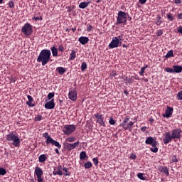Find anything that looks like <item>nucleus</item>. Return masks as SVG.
<instances>
[{"instance_id":"nucleus-30","label":"nucleus","mask_w":182,"mask_h":182,"mask_svg":"<svg viewBox=\"0 0 182 182\" xmlns=\"http://www.w3.org/2000/svg\"><path fill=\"white\" fill-rule=\"evenodd\" d=\"M92 167V163L91 161H87L85 164H84V168L85 169H90Z\"/></svg>"},{"instance_id":"nucleus-44","label":"nucleus","mask_w":182,"mask_h":182,"mask_svg":"<svg viewBox=\"0 0 182 182\" xmlns=\"http://www.w3.org/2000/svg\"><path fill=\"white\" fill-rule=\"evenodd\" d=\"M42 120V115H37L36 118L34 119V121L36 122H41Z\"/></svg>"},{"instance_id":"nucleus-24","label":"nucleus","mask_w":182,"mask_h":182,"mask_svg":"<svg viewBox=\"0 0 182 182\" xmlns=\"http://www.w3.org/2000/svg\"><path fill=\"white\" fill-rule=\"evenodd\" d=\"M150 151L152 153L156 154L159 151V149L157 147V143H155L154 146L151 145V147L150 148Z\"/></svg>"},{"instance_id":"nucleus-7","label":"nucleus","mask_w":182,"mask_h":182,"mask_svg":"<svg viewBox=\"0 0 182 182\" xmlns=\"http://www.w3.org/2000/svg\"><path fill=\"white\" fill-rule=\"evenodd\" d=\"M80 145V141H77L74 143H65L64 144V149L68 151H71L73 149H75Z\"/></svg>"},{"instance_id":"nucleus-58","label":"nucleus","mask_w":182,"mask_h":182,"mask_svg":"<svg viewBox=\"0 0 182 182\" xmlns=\"http://www.w3.org/2000/svg\"><path fill=\"white\" fill-rule=\"evenodd\" d=\"M140 129L142 132H145L147 129V127H141Z\"/></svg>"},{"instance_id":"nucleus-17","label":"nucleus","mask_w":182,"mask_h":182,"mask_svg":"<svg viewBox=\"0 0 182 182\" xmlns=\"http://www.w3.org/2000/svg\"><path fill=\"white\" fill-rule=\"evenodd\" d=\"M173 112V108L168 106L165 111V114H164V117L166 118H169L172 115Z\"/></svg>"},{"instance_id":"nucleus-8","label":"nucleus","mask_w":182,"mask_h":182,"mask_svg":"<svg viewBox=\"0 0 182 182\" xmlns=\"http://www.w3.org/2000/svg\"><path fill=\"white\" fill-rule=\"evenodd\" d=\"M21 32H23L26 36H31L33 33L32 26L28 23L24 24L23 28H21Z\"/></svg>"},{"instance_id":"nucleus-42","label":"nucleus","mask_w":182,"mask_h":182,"mask_svg":"<svg viewBox=\"0 0 182 182\" xmlns=\"http://www.w3.org/2000/svg\"><path fill=\"white\" fill-rule=\"evenodd\" d=\"M33 101H27L26 102V105H27V106H28L29 107H35V104L32 103Z\"/></svg>"},{"instance_id":"nucleus-43","label":"nucleus","mask_w":182,"mask_h":182,"mask_svg":"<svg viewBox=\"0 0 182 182\" xmlns=\"http://www.w3.org/2000/svg\"><path fill=\"white\" fill-rule=\"evenodd\" d=\"M109 124L112 126H114L116 124V122L112 117H111L109 120Z\"/></svg>"},{"instance_id":"nucleus-14","label":"nucleus","mask_w":182,"mask_h":182,"mask_svg":"<svg viewBox=\"0 0 182 182\" xmlns=\"http://www.w3.org/2000/svg\"><path fill=\"white\" fill-rule=\"evenodd\" d=\"M119 39L117 37H114L112 39V41L110 42V43L109 44L108 47L109 48H117L119 46Z\"/></svg>"},{"instance_id":"nucleus-28","label":"nucleus","mask_w":182,"mask_h":182,"mask_svg":"<svg viewBox=\"0 0 182 182\" xmlns=\"http://www.w3.org/2000/svg\"><path fill=\"white\" fill-rule=\"evenodd\" d=\"M76 58V52L75 50L71 51L69 57V60H75Z\"/></svg>"},{"instance_id":"nucleus-34","label":"nucleus","mask_w":182,"mask_h":182,"mask_svg":"<svg viewBox=\"0 0 182 182\" xmlns=\"http://www.w3.org/2000/svg\"><path fill=\"white\" fill-rule=\"evenodd\" d=\"M166 18L169 21H174V16L173 15V14H171V13H168L167 15H166Z\"/></svg>"},{"instance_id":"nucleus-12","label":"nucleus","mask_w":182,"mask_h":182,"mask_svg":"<svg viewBox=\"0 0 182 182\" xmlns=\"http://www.w3.org/2000/svg\"><path fill=\"white\" fill-rule=\"evenodd\" d=\"M53 176H62L63 175V166L61 165H58L53 168Z\"/></svg>"},{"instance_id":"nucleus-21","label":"nucleus","mask_w":182,"mask_h":182,"mask_svg":"<svg viewBox=\"0 0 182 182\" xmlns=\"http://www.w3.org/2000/svg\"><path fill=\"white\" fill-rule=\"evenodd\" d=\"M79 157L80 161H85L86 159H88V156H87V153L85 151H82L80 153Z\"/></svg>"},{"instance_id":"nucleus-19","label":"nucleus","mask_w":182,"mask_h":182,"mask_svg":"<svg viewBox=\"0 0 182 182\" xmlns=\"http://www.w3.org/2000/svg\"><path fill=\"white\" fill-rule=\"evenodd\" d=\"M79 43H80L82 45H85L89 42V38L81 36L78 38Z\"/></svg>"},{"instance_id":"nucleus-20","label":"nucleus","mask_w":182,"mask_h":182,"mask_svg":"<svg viewBox=\"0 0 182 182\" xmlns=\"http://www.w3.org/2000/svg\"><path fill=\"white\" fill-rule=\"evenodd\" d=\"M173 69L174 73H181L182 65H173Z\"/></svg>"},{"instance_id":"nucleus-57","label":"nucleus","mask_w":182,"mask_h":182,"mask_svg":"<svg viewBox=\"0 0 182 182\" xmlns=\"http://www.w3.org/2000/svg\"><path fill=\"white\" fill-rule=\"evenodd\" d=\"M130 159H132V160H134L136 159V156L134 154H132L131 156H130Z\"/></svg>"},{"instance_id":"nucleus-39","label":"nucleus","mask_w":182,"mask_h":182,"mask_svg":"<svg viewBox=\"0 0 182 182\" xmlns=\"http://www.w3.org/2000/svg\"><path fill=\"white\" fill-rule=\"evenodd\" d=\"M164 70L165 72H167V73H174V70L171 68H166Z\"/></svg>"},{"instance_id":"nucleus-29","label":"nucleus","mask_w":182,"mask_h":182,"mask_svg":"<svg viewBox=\"0 0 182 182\" xmlns=\"http://www.w3.org/2000/svg\"><path fill=\"white\" fill-rule=\"evenodd\" d=\"M162 23H163V19H162V18H161L159 15H158V16H156V24L157 26H161Z\"/></svg>"},{"instance_id":"nucleus-37","label":"nucleus","mask_w":182,"mask_h":182,"mask_svg":"<svg viewBox=\"0 0 182 182\" xmlns=\"http://www.w3.org/2000/svg\"><path fill=\"white\" fill-rule=\"evenodd\" d=\"M87 68V63L85 62H82L81 63V67H80V70H82V72H84V70H85Z\"/></svg>"},{"instance_id":"nucleus-36","label":"nucleus","mask_w":182,"mask_h":182,"mask_svg":"<svg viewBox=\"0 0 182 182\" xmlns=\"http://www.w3.org/2000/svg\"><path fill=\"white\" fill-rule=\"evenodd\" d=\"M7 171L4 168L0 167V176H4L6 174Z\"/></svg>"},{"instance_id":"nucleus-31","label":"nucleus","mask_w":182,"mask_h":182,"mask_svg":"<svg viewBox=\"0 0 182 182\" xmlns=\"http://www.w3.org/2000/svg\"><path fill=\"white\" fill-rule=\"evenodd\" d=\"M147 68H148V65H145V66L141 68L140 71L139 72V76L144 75V73L146 69H147Z\"/></svg>"},{"instance_id":"nucleus-10","label":"nucleus","mask_w":182,"mask_h":182,"mask_svg":"<svg viewBox=\"0 0 182 182\" xmlns=\"http://www.w3.org/2000/svg\"><path fill=\"white\" fill-rule=\"evenodd\" d=\"M95 118L96 119V122L97 123L102 127H106V124L105 122L104 121V117H103V114H94Z\"/></svg>"},{"instance_id":"nucleus-16","label":"nucleus","mask_w":182,"mask_h":182,"mask_svg":"<svg viewBox=\"0 0 182 182\" xmlns=\"http://www.w3.org/2000/svg\"><path fill=\"white\" fill-rule=\"evenodd\" d=\"M145 144L146 145L155 146V144H157V141L152 136H148L145 140Z\"/></svg>"},{"instance_id":"nucleus-38","label":"nucleus","mask_w":182,"mask_h":182,"mask_svg":"<svg viewBox=\"0 0 182 182\" xmlns=\"http://www.w3.org/2000/svg\"><path fill=\"white\" fill-rule=\"evenodd\" d=\"M54 96H55V92H49L47 95V99L48 100H51Z\"/></svg>"},{"instance_id":"nucleus-46","label":"nucleus","mask_w":182,"mask_h":182,"mask_svg":"<svg viewBox=\"0 0 182 182\" xmlns=\"http://www.w3.org/2000/svg\"><path fill=\"white\" fill-rule=\"evenodd\" d=\"M117 39H118V42L119 43H122V39H123V38H124V34H120L118 37H117Z\"/></svg>"},{"instance_id":"nucleus-50","label":"nucleus","mask_w":182,"mask_h":182,"mask_svg":"<svg viewBox=\"0 0 182 182\" xmlns=\"http://www.w3.org/2000/svg\"><path fill=\"white\" fill-rule=\"evenodd\" d=\"M125 81H126V83H133V80H132V78H127V77H126V79H125Z\"/></svg>"},{"instance_id":"nucleus-54","label":"nucleus","mask_w":182,"mask_h":182,"mask_svg":"<svg viewBox=\"0 0 182 182\" xmlns=\"http://www.w3.org/2000/svg\"><path fill=\"white\" fill-rule=\"evenodd\" d=\"M27 99H28V102H33V98L31 95H27Z\"/></svg>"},{"instance_id":"nucleus-53","label":"nucleus","mask_w":182,"mask_h":182,"mask_svg":"<svg viewBox=\"0 0 182 182\" xmlns=\"http://www.w3.org/2000/svg\"><path fill=\"white\" fill-rule=\"evenodd\" d=\"M58 50H59V51H61V52H63V51H64V47H63V46L60 45V46H58Z\"/></svg>"},{"instance_id":"nucleus-45","label":"nucleus","mask_w":182,"mask_h":182,"mask_svg":"<svg viewBox=\"0 0 182 182\" xmlns=\"http://www.w3.org/2000/svg\"><path fill=\"white\" fill-rule=\"evenodd\" d=\"M177 98L178 99V100H182V90L178 92Z\"/></svg>"},{"instance_id":"nucleus-51","label":"nucleus","mask_w":182,"mask_h":182,"mask_svg":"<svg viewBox=\"0 0 182 182\" xmlns=\"http://www.w3.org/2000/svg\"><path fill=\"white\" fill-rule=\"evenodd\" d=\"M43 137L48 139V138L50 137V136L48 134V132H46V133L43 134Z\"/></svg>"},{"instance_id":"nucleus-4","label":"nucleus","mask_w":182,"mask_h":182,"mask_svg":"<svg viewBox=\"0 0 182 182\" xmlns=\"http://www.w3.org/2000/svg\"><path fill=\"white\" fill-rule=\"evenodd\" d=\"M129 121H130V117L128 115L125 116L124 117V120L122 123L119 124V127H122V129L124 130H129V132H132V127L134 125V122H129Z\"/></svg>"},{"instance_id":"nucleus-27","label":"nucleus","mask_w":182,"mask_h":182,"mask_svg":"<svg viewBox=\"0 0 182 182\" xmlns=\"http://www.w3.org/2000/svg\"><path fill=\"white\" fill-rule=\"evenodd\" d=\"M90 4V2H81L80 4H79V8L80 9H85L86 7L88 6V5Z\"/></svg>"},{"instance_id":"nucleus-26","label":"nucleus","mask_w":182,"mask_h":182,"mask_svg":"<svg viewBox=\"0 0 182 182\" xmlns=\"http://www.w3.org/2000/svg\"><path fill=\"white\" fill-rule=\"evenodd\" d=\"M62 170L65 172L63 173L65 176H70V172L68 171V168L67 167L63 166Z\"/></svg>"},{"instance_id":"nucleus-55","label":"nucleus","mask_w":182,"mask_h":182,"mask_svg":"<svg viewBox=\"0 0 182 182\" xmlns=\"http://www.w3.org/2000/svg\"><path fill=\"white\" fill-rule=\"evenodd\" d=\"M93 27L91 26V25H89L87 27V31L88 32L91 31L92 30Z\"/></svg>"},{"instance_id":"nucleus-6","label":"nucleus","mask_w":182,"mask_h":182,"mask_svg":"<svg viewBox=\"0 0 182 182\" xmlns=\"http://www.w3.org/2000/svg\"><path fill=\"white\" fill-rule=\"evenodd\" d=\"M76 130V127L75 125H65L63 127V132L65 135L69 136Z\"/></svg>"},{"instance_id":"nucleus-1","label":"nucleus","mask_w":182,"mask_h":182,"mask_svg":"<svg viewBox=\"0 0 182 182\" xmlns=\"http://www.w3.org/2000/svg\"><path fill=\"white\" fill-rule=\"evenodd\" d=\"M182 130L181 129H175L171 130V133L166 132L164 134V138L163 139L165 145L171 143L173 139H180L181 138Z\"/></svg>"},{"instance_id":"nucleus-64","label":"nucleus","mask_w":182,"mask_h":182,"mask_svg":"<svg viewBox=\"0 0 182 182\" xmlns=\"http://www.w3.org/2000/svg\"><path fill=\"white\" fill-rule=\"evenodd\" d=\"M33 19H34L36 21H38V20H40V18L39 17H34V18H33Z\"/></svg>"},{"instance_id":"nucleus-9","label":"nucleus","mask_w":182,"mask_h":182,"mask_svg":"<svg viewBox=\"0 0 182 182\" xmlns=\"http://www.w3.org/2000/svg\"><path fill=\"white\" fill-rule=\"evenodd\" d=\"M34 174L37 176V182H43V178L42 177L43 175V171L39 166H36L34 170Z\"/></svg>"},{"instance_id":"nucleus-59","label":"nucleus","mask_w":182,"mask_h":182,"mask_svg":"<svg viewBox=\"0 0 182 182\" xmlns=\"http://www.w3.org/2000/svg\"><path fill=\"white\" fill-rule=\"evenodd\" d=\"M147 1V0H139V2L141 4H146Z\"/></svg>"},{"instance_id":"nucleus-3","label":"nucleus","mask_w":182,"mask_h":182,"mask_svg":"<svg viewBox=\"0 0 182 182\" xmlns=\"http://www.w3.org/2000/svg\"><path fill=\"white\" fill-rule=\"evenodd\" d=\"M6 141H13L11 144L14 146V147H18L21 144V140L18 135L15 134L13 131L10 132V134H7L6 136Z\"/></svg>"},{"instance_id":"nucleus-49","label":"nucleus","mask_w":182,"mask_h":182,"mask_svg":"<svg viewBox=\"0 0 182 182\" xmlns=\"http://www.w3.org/2000/svg\"><path fill=\"white\" fill-rule=\"evenodd\" d=\"M164 32H163V30L161 29H159V31H157L156 32V35L157 36H161V35H163Z\"/></svg>"},{"instance_id":"nucleus-18","label":"nucleus","mask_w":182,"mask_h":182,"mask_svg":"<svg viewBox=\"0 0 182 182\" xmlns=\"http://www.w3.org/2000/svg\"><path fill=\"white\" fill-rule=\"evenodd\" d=\"M159 171L160 173H164L166 176H169V170L167 166H160Z\"/></svg>"},{"instance_id":"nucleus-40","label":"nucleus","mask_w":182,"mask_h":182,"mask_svg":"<svg viewBox=\"0 0 182 182\" xmlns=\"http://www.w3.org/2000/svg\"><path fill=\"white\" fill-rule=\"evenodd\" d=\"M92 161H93V164L95 166H97L98 164H99V159L97 157H95V158H93L92 159Z\"/></svg>"},{"instance_id":"nucleus-15","label":"nucleus","mask_w":182,"mask_h":182,"mask_svg":"<svg viewBox=\"0 0 182 182\" xmlns=\"http://www.w3.org/2000/svg\"><path fill=\"white\" fill-rule=\"evenodd\" d=\"M55 107V104L54 102V99H51L44 105V108H46V109H54Z\"/></svg>"},{"instance_id":"nucleus-35","label":"nucleus","mask_w":182,"mask_h":182,"mask_svg":"<svg viewBox=\"0 0 182 182\" xmlns=\"http://www.w3.org/2000/svg\"><path fill=\"white\" fill-rule=\"evenodd\" d=\"M137 178L141 181H146V177L144 176V173H137Z\"/></svg>"},{"instance_id":"nucleus-62","label":"nucleus","mask_w":182,"mask_h":182,"mask_svg":"<svg viewBox=\"0 0 182 182\" xmlns=\"http://www.w3.org/2000/svg\"><path fill=\"white\" fill-rule=\"evenodd\" d=\"M68 13H71L72 12V9L71 7H68Z\"/></svg>"},{"instance_id":"nucleus-56","label":"nucleus","mask_w":182,"mask_h":182,"mask_svg":"<svg viewBox=\"0 0 182 182\" xmlns=\"http://www.w3.org/2000/svg\"><path fill=\"white\" fill-rule=\"evenodd\" d=\"M177 18L178 20H181V19L182 20V13H179L177 14Z\"/></svg>"},{"instance_id":"nucleus-22","label":"nucleus","mask_w":182,"mask_h":182,"mask_svg":"<svg viewBox=\"0 0 182 182\" xmlns=\"http://www.w3.org/2000/svg\"><path fill=\"white\" fill-rule=\"evenodd\" d=\"M47 160V155L46 154H41L38 156V161L40 163H44Z\"/></svg>"},{"instance_id":"nucleus-23","label":"nucleus","mask_w":182,"mask_h":182,"mask_svg":"<svg viewBox=\"0 0 182 182\" xmlns=\"http://www.w3.org/2000/svg\"><path fill=\"white\" fill-rule=\"evenodd\" d=\"M50 50L52 53L53 57H57L58 56V48L55 46L50 47Z\"/></svg>"},{"instance_id":"nucleus-63","label":"nucleus","mask_w":182,"mask_h":182,"mask_svg":"<svg viewBox=\"0 0 182 182\" xmlns=\"http://www.w3.org/2000/svg\"><path fill=\"white\" fill-rule=\"evenodd\" d=\"M124 95H126V96H128V95H129V92L127 90H124Z\"/></svg>"},{"instance_id":"nucleus-60","label":"nucleus","mask_w":182,"mask_h":182,"mask_svg":"<svg viewBox=\"0 0 182 182\" xmlns=\"http://www.w3.org/2000/svg\"><path fill=\"white\" fill-rule=\"evenodd\" d=\"M174 3L176 4H181V0H174Z\"/></svg>"},{"instance_id":"nucleus-61","label":"nucleus","mask_w":182,"mask_h":182,"mask_svg":"<svg viewBox=\"0 0 182 182\" xmlns=\"http://www.w3.org/2000/svg\"><path fill=\"white\" fill-rule=\"evenodd\" d=\"M54 151L57 154H60L59 150L58 149H55Z\"/></svg>"},{"instance_id":"nucleus-41","label":"nucleus","mask_w":182,"mask_h":182,"mask_svg":"<svg viewBox=\"0 0 182 182\" xmlns=\"http://www.w3.org/2000/svg\"><path fill=\"white\" fill-rule=\"evenodd\" d=\"M178 159L177 158V156L173 155L171 159V163H178Z\"/></svg>"},{"instance_id":"nucleus-47","label":"nucleus","mask_w":182,"mask_h":182,"mask_svg":"<svg viewBox=\"0 0 182 182\" xmlns=\"http://www.w3.org/2000/svg\"><path fill=\"white\" fill-rule=\"evenodd\" d=\"M15 6L14 2L13 1H9V7H10V9H12Z\"/></svg>"},{"instance_id":"nucleus-52","label":"nucleus","mask_w":182,"mask_h":182,"mask_svg":"<svg viewBox=\"0 0 182 182\" xmlns=\"http://www.w3.org/2000/svg\"><path fill=\"white\" fill-rule=\"evenodd\" d=\"M177 33L182 35V26H180L177 29Z\"/></svg>"},{"instance_id":"nucleus-33","label":"nucleus","mask_w":182,"mask_h":182,"mask_svg":"<svg viewBox=\"0 0 182 182\" xmlns=\"http://www.w3.org/2000/svg\"><path fill=\"white\" fill-rule=\"evenodd\" d=\"M174 54H173V50H171L169 51H168V53H166V55H165V57L166 58V59H168L171 57H173Z\"/></svg>"},{"instance_id":"nucleus-48","label":"nucleus","mask_w":182,"mask_h":182,"mask_svg":"<svg viewBox=\"0 0 182 182\" xmlns=\"http://www.w3.org/2000/svg\"><path fill=\"white\" fill-rule=\"evenodd\" d=\"M9 80H10V83H15L16 79V77L11 76V77H10Z\"/></svg>"},{"instance_id":"nucleus-13","label":"nucleus","mask_w":182,"mask_h":182,"mask_svg":"<svg viewBox=\"0 0 182 182\" xmlns=\"http://www.w3.org/2000/svg\"><path fill=\"white\" fill-rule=\"evenodd\" d=\"M46 144H52V145L55 146V147H57L58 149H61V144L58 141L54 140L50 136L46 140Z\"/></svg>"},{"instance_id":"nucleus-11","label":"nucleus","mask_w":182,"mask_h":182,"mask_svg":"<svg viewBox=\"0 0 182 182\" xmlns=\"http://www.w3.org/2000/svg\"><path fill=\"white\" fill-rule=\"evenodd\" d=\"M68 99L71 100V102H76L77 99V92L75 89H73L71 90H69L68 92Z\"/></svg>"},{"instance_id":"nucleus-25","label":"nucleus","mask_w":182,"mask_h":182,"mask_svg":"<svg viewBox=\"0 0 182 182\" xmlns=\"http://www.w3.org/2000/svg\"><path fill=\"white\" fill-rule=\"evenodd\" d=\"M66 70L63 67H58L56 68V72H58V75H64Z\"/></svg>"},{"instance_id":"nucleus-2","label":"nucleus","mask_w":182,"mask_h":182,"mask_svg":"<svg viewBox=\"0 0 182 182\" xmlns=\"http://www.w3.org/2000/svg\"><path fill=\"white\" fill-rule=\"evenodd\" d=\"M51 56V51L49 49L41 50L38 57H37V62L41 63L42 66H46L50 62Z\"/></svg>"},{"instance_id":"nucleus-32","label":"nucleus","mask_w":182,"mask_h":182,"mask_svg":"<svg viewBox=\"0 0 182 182\" xmlns=\"http://www.w3.org/2000/svg\"><path fill=\"white\" fill-rule=\"evenodd\" d=\"M76 140L75 136H70L65 139V141L68 142V143H73L75 142Z\"/></svg>"},{"instance_id":"nucleus-5","label":"nucleus","mask_w":182,"mask_h":182,"mask_svg":"<svg viewBox=\"0 0 182 182\" xmlns=\"http://www.w3.org/2000/svg\"><path fill=\"white\" fill-rule=\"evenodd\" d=\"M127 22V14L122 11H119L117 14V21L115 25L124 24Z\"/></svg>"}]
</instances>
